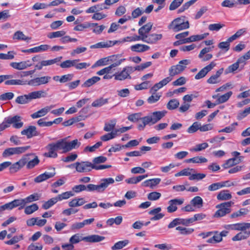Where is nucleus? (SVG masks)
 <instances>
[{
	"label": "nucleus",
	"mask_w": 250,
	"mask_h": 250,
	"mask_svg": "<svg viewBox=\"0 0 250 250\" xmlns=\"http://www.w3.org/2000/svg\"><path fill=\"white\" fill-rule=\"evenodd\" d=\"M179 105V102L176 99L170 100L167 105V107L169 110H173L177 108Z\"/></svg>",
	"instance_id": "nucleus-46"
},
{
	"label": "nucleus",
	"mask_w": 250,
	"mask_h": 250,
	"mask_svg": "<svg viewBox=\"0 0 250 250\" xmlns=\"http://www.w3.org/2000/svg\"><path fill=\"white\" fill-rule=\"evenodd\" d=\"M190 63L189 60H183L180 61L177 65H172L169 69V75L171 77H173L176 75L180 74L183 72Z\"/></svg>",
	"instance_id": "nucleus-9"
},
{
	"label": "nucleus",
	"mask_w": 250,
	"mask_h": 250,
	"mask_svg": "<svg viewBox=\"0 0 250 250\" xmlns=\"http://www.w3.org/2000/svg\"><path fill=\"white\" fill-rule=\"evenodd\" d=\"M250 231H247L246 230L241 231L233 237L232 238V240L233 241H236L246 239L250 236Z\"/></svg>",
	"instance_id": "nucleus-29"
},
{
	"label": "nucleus",
	"mask_w": 250,
	"mask_h": 250,
	"mask_svg": "<svg viewBox=\"0 0 250 250\" xmlns=\"http://www.w3.org/2000/svg\"><path fill=\"white\" fill-rule=\"evenodd\" d=\"M72 166H75L76 171L80 173L88 172L90 171L92 169H100L104 167H97L95 166V165H92V163L88 161L76 162L68 166V167H71Z\"/></svg>",
	"instance_id": "nucleus-5"
},
{
	"label": "nucleus",
	"mask_w": 250,
	"mask_h": 250,
	"mask_svg": "<svg viewBox=\"0 0 250 250\" xmlns=\"http://www.w3.org/2000/svg\"><path fill=\"white\" fill-rule=\"evenodd\" d=\"M104 239V236L98 235H91L88 236L83 237L82 234L76 233L72 236L69 239V244L73 245L75 244L79 243L81 241H84L89 243L99 242Z\"/></svg>",
	"instance_id": "nucleus-2"
},
{
	"label": "nucleus",
	"mask_w": 250,
	"mask_h": 250,
	"mask_svg": "<svg viewBox=\"0 0 250 250\" xmlns=\"http://www.w3.org/2000/svg\"><path fill=\"white\" fill-rule=\"evenodd\" d=\"M102 145V143L101 142H98L96 144H95L94 146H86L83 150L84 152H94L100 146H101Z\"/></svg>",
	"instance_id": "nucleus-56"
},
{
	"label": "nucleus",
	"mask_w": 250,
	"mask_h": 250,
	"mask_svg": "<svg viewBox=\"0 0 250 250\" xmlns=\"http://www.w3.org/2000/svg\"><path fill=\"white\" fill-rule=\"evenodd\" d=\"M116 124V120L115 119L110 120L109 122L105 123L104 130L106 132L112 131L115 129Z\"/></svg>",
	"instance_id": "nucleus-39"
},
{
	"label": "nucleus",
	"mask_w": 250,
	"mask_h": 250,
	"mask_svg": "<svg viewBox=\"0 0 250 250\" xmlns=\"http://www.w3.org/2000/svg\"><path fill=\"white\" fill-rule=\"evenodd\" d=\"M107 160L106 157L103 156H100L97 157H95L93 159L92 161V165H95L97 167H104L100 169H95L96 170H101L106 168H109L111 167V165H98V164L104 163Z\"/></svg>",
	"instance_id": "nucleus-19"
},
{
	"label": "nucleus",
	"mask_w": 250,
	"mask_h": 250,
	"mask_svg": "<svg viewBox=\"0 0 250 250\" xmlns=\"http://www.w3.org/2000/svg\"><path fill=\"white\" fill-rule=\"evenodd\" d=\"M40 163V160L37 156H35L34 158L29 161V162H27L26 164V168L27 169H32L34 168L36 166L38 165Z\"/></svg>",
	"instance_id": "nucleus-47"
},
{
	"label": "nucleus",
	"mask_w": 250,
	"mask_h": 250,
	"mask_svg": "<svg viewBox=\"0 0 250 250\" xmlns=\"http://www.w3.org/2000/svg\"><path fill=\"white\" fill-rule=\"evenodd\" d=\"M207 161L208 160L206 158L201 156L194 157L185 161L187 163H192L195 164L204 163L207 162Z\"/></svg>",
	"instance_id": "nucleus-35"
},
{
	"label": "nucleus",
	"mask_w": 250,
	"mask_h": 250,
	"mask_svg": "<svg viewBox=\"0 0 250 250\" xmlns=\"http://www.w3.org/2000/svg\"><path fill=\"white\" fill-rule=\"evenodd\" d=\"M12 202L14 208L20 206L19 209L23 208L26 204L24 199H15Z\"/></svg>",
	"instance_id": "nucleus-57"
},
{
	"label": "nucleus",
	"mask_w": 250,
	"mask_h": 250,
	"mask_svg": "<svg viewBox=\"0 0 250 250\" xmlns=\"http://www.w3.org/2000/svg\"><path fill=\"white\" fill-rule=\"evenodd\" d=\"M74 194L72 191H66L58 195L56 198L58 201H62V200L67 199L70 197L74 196Z\"/></svg>",
	"instance_id": "nucleus-49"
},
{
	"label": "nucleus",
	"mask_w": 250,
	"mask_h": 250,
	"mask_svg": "<svg viewBox=\"0 0 250 250\" xmlns=\"http://www.w3.org/2000/svg\"><path fill=\"white\" fill-rule=\"evenodd\" d=\"M13 39L19 41L21 40L28 41L29 40H30L31 38L30 37L26 36L22 31H18L14 34L13 36Z\"/></svg>",
	"instance_id": "nucleus-37"
},
{
	"label": "nucleus",
	"mask_w": 250,
	"mask_h": 250,
	"mask_svg": "<svg viewBox=\"0 0 250 250\" xmlns=\"http://www.w3.org/2000/svg\"><path fill=\"white\" fill-rule=\"evenodd\" d=\"M134 71H135L134 67L127 66L123 68L121 71L116 72L113 76L116 81H123L126 79L130 80L131 79L130 74Z\"/></svg>",
	"instance_id": "nucleus-8"
},
{
	"label": "nucleus",
	"mask_w": 250,
	"mask_h": 250,
	"mask_svg": "<svg viewBox=\"0 0 250 250\" xmlns=\"http://www.w3.org/2000/svg\"><path fill=\"white\" fill-rule=\"evenodd\" d=\"M116 137V134L114 130L111 131L110 133H107L103 135L101 137V140L103 141H107L111 140Z\"/></svg>",
	"instance_id": "nucleus-61"
},
{
	"label": "nucleus",
	"mask_w": 250,
	"mask_h": 250,
	"mask_svg": "<svg viewBox=\"0 0 250 250\" xmlns=\"http://www.w3.org/2000/svg\"><path fill=\"white\" fill-rule=\"evenodd\" d=\"M47 93L44 90L36 91L28 94L18 96L15 101L19 104H26L33 99L46 97Z\"/></svg>",
	"instance_id": "nucleus-3"
},
{
	"label": "nucleus",
	"mask_w": 250,
	"mask_h": 250,
	"mask_svg": "<svg viewBox=\"0 0 250 250\" xmlns=\"http://www.w3.org/2000/svg\"><path fill=\"white\" fill-rule=\"evenodd\" d=\"M232 198V195L228 190H223L218 193L217 199L219 201L229 200Z\"/></svg>",
	"instance_id": "nucleus-28"
},
{
	"label": "nucleus",
	"mask_w": 250,
	"mask_h": 250,
	"mask_svg": "<svg viewBox=\"0 0 250 250\" xmlns=\"http://www.w3.org/2000/svg\"><path fill=\"white\" fill-rule=\"evenodd\" d=\"M52 65L51 60H43L41 61L39 63L35 65L36 69L39 70L42 69L43 66Z\"/></svg>",
	"instance_id": "nucleus-54"
},
{
	"label": "nucleus",
	"mask_w": 250,
	"mask_h": 250,
	"mask_svg": "<svg viewBox=\"0 0 250 250\" xmlns=\"http://www.w3.org/2000/svg\"><path fill=\"white\" fill-rule=\"evenodd\" d=\"M75 61H75V60H66V61H64L62 62L60 64V66L62 68H70V67H71L72 66H74V65H75Z\"/></svg>",
	"instance_id": "nucleus-60"
},
{
	"label": "nucleus",
	"mask_w": 250,
	"mask_h": 250,
	"mask_svg": "<svg viewBox=\"0 0 250 250\" xmlns=\"http://www.w3.org/2000/svg\"><path fill=\"white\" fill-rule=\"evenodd\" d=\"M189 27V22L188 21H185L184 17L174 19L168 26L169 29H172L174 32L186 29Z\"/></svg>",
	"instance_id": "nucleus-6"
},
{
	"label": "nucleus",
	"mask_w": 250,
	"mask_h": 250,
	"mask_svg": "<svg viewBox=\"0 0 250 250\" xmlns=\"http://www.w3.org/2000/svg\"><path fill=\"white\" fill-rule=\"evenodd\" d=\"M101 78L98 76H94L91 78L87 80L82 85L83 87H89L97 82H99Z\"/></svg>",
	"instance_id": "nucleus-36"
},
{
	"label": "nucleus",
	"mask_w": 250,
	"mask_h": 250,
	"mask_svg": "<svg viewBox=\"0 0 250 250\" xmlns=\"http://www.w3.org/2000/svg\"><path fill=\"white\" fill-rule=\"evenodd\" d=\"M27 163V158L22 157L18 162L11 164L10 166L9 171L11 173H14L17 172L21 168Z\"/></svg>",
	"instance_id": "nucleus-17"
},
{
	"label": "nucleus",
	"mask_w": 250,
	"mask_h": 250,
	"mask_svg": "<svg viewBox=\"0 0 250 250\" xmlns=\"http://www.w3.org/2000/svg\"><path fill=\"white\" fill-rule=\"evenodd\" d=\"M232 94V91H229L224 95H219L218 99L216 100L217 104H220L226 102Z\"/></svg>",
	"instance_id": "nucleus-41"
},
{
	"label": "nucleus",
	"mask_w": 250,
	"mask_h": 250,
	"mask_svg": "<svg viewBox=\"0 0 250 250\" xmlns=\"http://www.w3.org/2000/svg\"><path fill=\"white\" fill-rule=\"evenodd\" d=\"M40 195L39 194L36 193H34L33 194H31L28 196L27 197L24 198V201L25 202V204L29 203L30 202H32L33 201H37L40 198Z\"/></svg>",
	"instance_id": "nucleus-62"
},
{
	"label": "nucleus",
	"mask_w": 250,
	"mask_h": 250,
	"mask_svg": "<svg viewBox=\"0 0 250 250\" xmlns=\"http://www.w3.org/2000/svg\"><path fill=\"white\" fill-rule=\"evenodd\" d=\"M54 107V105H51L50 106H46L44 108H42L39 111L32 114L31 115V117L33 119H36L40 117H43L46 115L47 113L53 107Z\"/></svg>",
	"instance_id": "nucleus-22"
},
{
	"label": "nucleus",
	"mask_w": 250,
	"mask_h": 250,
	"mask_svg": "<svg viewBox=\"0 0 250 250\" xmlns=\"http://www.w3.org/2000/svg\"><path fill=\"white\" fill-rule=\"evenodd\" d=\"M152 24L151 22H148L139 29V34L140 35H142L144 38H145L148 35V34L152 29Z\"/></svg>",
	"instance_id": "nucleus-27"
},
{
	"label": "nucleus",
	"mask_w": 250,
	"mask_h": 250,
	"mask_svg": "<svg viewBox=\"0 0 250 250\" xmlns=\"http://www.w3.org/2000/svg\"><path fill=\"white\" fill-rule=\"evenodd\" d=\"M190 204L194 207L201 208L203 206V201L200 196H196L190 201Z\"/></svg>",
	"instance_id": "nucleus-42"
},
{
	"label": "nucleus",
	"mask_w": 250,
	"mask_h": 250,
	"mask_svg": "<svg viewBox=\"0 0 250 250\" xmlns=\"http://www.w3.org/2000/svg\"><path fill=\"white\" fill-rule=\"evenodd\" d=\"M148 176L147 174L139 175L137 177H132L125 180V182L129 184H136Z\"/></svg>",
	"instance_id": "nucleus-34"
},
{
	"label": "nucleus",
	"mask_w": 250,
	"mask_h": 250,
	"mask_svg": "<svg viewBox=\"0 0 250 250\" xmlns=\"http://www.w3.org/2000/svg\"><path fill=\"white\" fill-rule=\"evenodd\" d=\"M50 46H49L48 45L42 44L39 46H36L32 48V51L33 53H38L46 51L48 50Z\"/></svg>",
	"instance_id": "nucleus-58"
},
{
	"label": "nucleus",
	"mask_w": 250,
	"mask_h": 250,
	"mask_svg": "<svg viewBox=\"0 0 250 250\" xmlns=\"http://www.w3.org/2000/svg\"><path fill=\"white\" fill-rule=\"evenodd\" d=\"M249 211V210L247 208H242L240 209L237 211L232 213L230 215L231 218H236L241 216H243L247 214Z\"/></svg>",
	"instance_id": "nucleus-44"
},
{
	"label": "nucleus",
	"mask_w": 250,
	"mask_h": 250,
	"mask_svg": "<svg viewBox=\"0 0 250 250\" xmlns=\"http://www.w3.org/2000/svg\"><path fill=\"white\" fill-rule=\"evenodd\" d=\"M163 35L161 34H148L144 38V42L149 44H155L162 38Z\"/></svg>",
	"instance_id": "nucleus-21"
},
{
	"label": "nucleus",
	"mask_w": 250,
	"mask_h": 250,
	"mask_svg": "<svg viewBox=\"0 0 250 250\" xmlns=\"http://www.w3.org/2000/svg\"><path fill=\"white\" fill-rule=\"evenodd\" d=\"M30 147V146H25L17 147H10L4 150L2 153L3 157H7L14 154H20L25 152Z\"/></svg>",
	"instance_id": "nucleus-10"
},
{
	"label": "nucleus",
	"mask_w": 250,
	"mask_h": 250,
	"mask_svg": "<svg viewBox=\"0 0 250 250\" xmlns=\"http://www.w3.org/2000/svg\"><path fill=\"white\" fill-rule=\"evenodd\" d=\"M243 158V157H240L238 158H232L228 160L223 165V167L225 168H229L233 166L239 164Z\"/></svg>",
	"instance_id": "nucleus-26"
},
{
	"label": "nucleus",
	"mask_w": 250,
	"mask_h": 250,
	"mask_svg": "<svg viewBox=\"0 0 250 250\" xmlns=\"http://www.w3.org/2000/svg\"><path fill=\"white\" fill-rule=\"evenodd\" d=\"M6 120L9 126L12 124L13 127L15 128H20L23 125V123L21 121V117L18 115H16L12 117H9L6 118Z\"/></svg>",
	"instance_id": "nucleus-13"
},
{
	"label": "nucleus",
	"mask_w": 250,
	"mask_h": 250,
	"mask_svg": "<svg viewBox=\"0 0 250 250\" xmlns=\"http://www.w3.org/2000/svg\"><path fill=\"white\" fill-rule=\"evenodd\" d=\"M45 148L48 151L44 153V156L53 158L57 157L58 154L57 151L58 149L55 143L49 144Z\"/></svg>",
	"instance_id": "nucleus-15"
},
{
	"label": "nucleus",
	"mask_w": 250,
	"mask_h": 250,
	"mask_svg": "<svg viewBox=\"0 0 250 250\" xmlns=\"http://www.w3.org/2000/svg\"><path fill=\"white\" fill-rule=\"evenodd\" d=\"M216 65L214 62H211L208 65L202 68L195 76L196 80H199L205 77Z\"/></svg>",
	"instance_id": "nucleus-16"
},
{
	"label": "nucleus",
	"mask_w": 250,
	"mask_h": 250,
	"mask_svg": "<svg viewBox=\"0 0 250 250\" xmlns=\"http://www.w3.org/2000/svg\"><path fill=\"white\" fill-rule=\"evenodd\" d=\"M75 61H75V65H74V66L75 67V68L76 69H78V70L85 69L90 65V64L89 63H87V62H85L78 63V62L79 61V59L75 60Z\"/></svg>",
	"instance_id": "nucleus-55"
},
{
	"label": "nucleus",
	"mask_w": 250,
	"mask_h": 250,
	"mask_svg": "<svg viewBox=\"0 0 250 250\" xmlns=\"http://www.w3.org/2000/svg\"><path fill=\"white\" fill-rule=\"evenodd\" d=\"M58 202V200L56 197L52 198L48 201L45 202L42 206V208L44 209H47L53 206Z\"/></svg>",
	"instance_id": "nucleus-52"
},
{
	"label": "nucleus",
	"mask_w": 250,
	"mask_h": 250,
	"mask_svg": "<svg viewBox=\"0 0 250 250\" xmlns=\"http://www.w3.org/2000/svg\"><path fill=\"white\" fill-rule=\"evenodd\" d=\"M39 209V207L36 204H33L27 206L24 209V212L26 214H31Z\"/></svg>",
	"instance_id": "nucleus-48"
},
{
	"label": "nucleus",
	"mask_w": 250,
	"mask_h": 250,
	"mask_svg": "<svg viewBox=\"0 0 250 250\" xmlns=\"http://www.w3.org/2000/svg\"><path fill=\"white\" fill-rule=\"evenodd\" d=\"M108 102V99H104L100 98L94 101L92 104V106L93 107H101L104 104H107Z\"/></svg>",
	"instance_id": "nucleus-43"
},
{
	"label": "nucleus",
	"mask_w": 250,
	"mask_h": 250,
	"mask_svg": "<svg viewBox=\"0 0 250 250\" xmlns=\"http://www.w3.org/2000/svg\"><path fill=\"white\" fill-rule=\"evenodd\" d=\"M117 41L114 42L111 41H108L106 42H102L97 43L95 44L92 45L90 46V48H108L113 46L116 43Z\"/></svg>",
	"instance_id": "nucleus-24"
},
{
	"label": "nucleus",
	"mask_w": 250,
	"mask_h": 250,
	"mask_svg": "<svg viewBox=\"0 0 250 250\" xmlns=\"http://www.w3.org/2000/svg\"><path fill=\"white\" fill-rule=\"evenodd\" d=\"M124 61H125V59H122L121 60L118 61L117 62L113 63L111 64L109 66L104 68L105 73L108 74L110 73L112 69L120 65Z\"/></svg>",
	"instance_id": "nucleus-51"
},
{
	"label": "nucleus",
	"mask_w": 250,
	"mask_h": 250,
	"mask_svg": "<svg viewBox=\"0 0 250 250\" xmlns=\"http://www.w3.org/2000/svg\"><path fill=\"white\" fill-rule=\"evenodd\" d=\"M239 69L240 70V65L236 62L232 64L229 66L225 70L226 74H228L230 73H233L236 70Z\"/></svg>",
	"instance_id": "nucleus-63"
},
{
	"label": "nucleus",
	"mask_w": 250,
	"mask_h": 250,
	"mask_svg": "<svg viewBox=\"0 0 250 250\" xmlns=\"http://www.w3.org/2000/svg\"><path fill=\"white\" fill-rule=\"evenodd\" d=\"M184 199L183 198L174 199L168 201L169 206L167 208V211L168 213H172L177 209V205H181L183 204Z\"/></svg>",
	"instance_id": "nucleus-14"
},
{
	"label": "nucleus",
	"mask_w": 250,
	"mask_h": 250,
	"mask_svg": "<svg viewBox=\"0 0 250 250\" xmlns=\"http://www.w3.org/2000/svg\"><path fill=\"white\" fill-rule=\"evenodd\" d=\"M89 24H93L94 25L89 26L92 28V32L97 35L100 34L105 29V26L104 25H98L97 23H89Z\"/></svg>",
	"instance_id": "nucleus-40"
},
{
	"label": "nucleus",
	"mask_w": 250,
	"mask_h": 250,
	"mask_svg": "<svg viewBox=\"0 0 250 250\" xmlns=\"http://www.w3.org/2000/svg\"><path fill=\"white\" fill-rule=\"evenodd\" d=\"M150 47L148 45L142 44H136L131 46V49L133 51L137 52H143L148 50Z\"/></svg>",
	"instance_id": "nucleus-32"
},
{
	"label": "nucleus",
	"mask_w": 250,
	"mask_h": 250,
	"mask_svg": "<svg viewBox=\"0 0 250 250\" xmlns=\"http://www.w3.org/2000/svg\"><path fill=\"white\" fill-rule=\"evenodd\" d=\"M21 134L23 135H26L27 138H31L33 136L39 135L36 126L33 125L29 126L27 128L22 130Z\"/></svg>",
	"instance_id": "nucleus-23"
},
{
	"label": "nucleus",
	"mask_w": 250,
	"mask_h": 250,
	"mask_svg": "<svg viewBox=\"0 0 250 250\" xmlns=\"http://www.w3.org/2000/svg\"><path fill=\"white\" fill-rule=\"evenodd\" d=\"M161 196V194L159 192L154 191L149 193L147 195V198L151 201H155L158 200Z\"/></svg>",
	"instance_id": "nucleus-64"
},
{
	"label": "nucleus",
	"mask_w": 250,
	"mask_h": 250,
	"mask_svg": "<svg viewBox=\"0 0 250 250\" xmlns=\"http://www.w3.org/2000/svg\"><path fill=\"white\" fill-rule=\"evenodd\" d=\"M208 146L207 143H203L200 144L196 145L195 147L190 149V151L194 152H198L202 151Z\"/></svg>",
	"instance_id": "nucleus-53"
},
{
	"label": "nucleus",
	"mask_w": 250,
	"mask_h": 250,
	"mask_svg": "<svg viewBox=\"0 0 250 250\" xmlns=\"http://www.w3.org/2000/svg\"><path fill=\"white\" fill-rule=\"evenodd\" d=\"M6 85H24L27 84V81L21 80H10L5 82Z\"/></svg>",
	"instance_id": "nucleus-50"
},
{
	"label": "nucleus",
	"mask_w": 250,
	"mask_h": 250,
	"mask_svg": "<svg viewBox=\"0 0 250 250\" xmlns=\"http://www.w3.org/2000/svg\"><path fill=\"white\" fill-rule=\"evenodd\" d=\"M86 201L83 198H76L72 199L68 203V205L71 208H75L83 205Z\"/></svg>",
	"instance_id": "nucleus-33"
},
{
	"label": "nucleus",
	"mask_w": 250,
	"mask_h": 250,
	"mask_svg": "<svg viewBox=\"0 0 250 250\" xmlns=\"http://www.w3.org/2000/svg\"><path fill=\"white\" fill-rule=\"evenodd\" d=\"M129 241L126 239L119 241L115 243V244L111 247V249L112 250H120L127 245Z\"/></svg>",
	"instance_id": "nucleus-38"
},
{
	"label": "nucleus",
	"mask_w": 250,
	"mask_h": 250,
	"mask_svg": "<svg viewBox=\"0 0 250 250\" xmlns=\"http://www.w3.org/2000/svg\"><path fill=\"white\" fill-rule=\"evenodd\" d=\"M51 80L50 76H42L33 79L27 82V84L32 86H37L47 83Z\"/></svg>",
	"instance_id": "nucleus-12"
},
{
	"label": "nucleus",
	"mask_w": 250,
	"mask_h": 250,
	"mask_svg": "<svg viewBox=\"0 0 250 250\" xmlns=\"http://www.w3.org/2000/svg\"><path fill=\"white\" fill-rule=\"evenodd\" d=\"M142 113H133L129 115L127 117V119L129 121L132 122H136L139 121V120H141L142 118L141 117Z\"/></svg>",
	"instance_id": "nucleus-59"
},
{
	"label": "nucleus",
	"mask_w": 250,
	"mask_h": 250,
	"mask_svg": "<svg viewBox=\"0 0 250 250\" xmlns=\"http://www.w3.org/2000/svg\"><path fill=\"white\" fill-rule=\"evenodd\" d=\"M166 113L167 111L165 110L155 111L153 112L151 114L146 117L149 125H154L163 118L166 115Z\"/></svg>",
	"instance_id": "nucleus-11"
},
{
	"label": "nucleus",
	"mask_w": 250,
	"mask_h": 250,
	"mask_svg": "<svg viewBox=\"0 0 250 250\" xmlns=\"http://www.w3.org/2000/svg\"><path fill=\"white\" fill-rule=\"evenodd\" d=\"M108 8L104 5V4H99L89 7L86 10L87 13H93L96 12L103 10L104 9H107Z\"/></svg>",
	"instance_id": "nucleus-31"
},
{
	"label": "nucleus",
	"mask_w": 250,
	"mask_h": 250,
	"mask_svg": "<svg viewBox=\"0 0 250 250\" xmlns=\"http://www.w3.org/2000/svg\"><path fill=\"white\" fill-rule=\"evenodd\" d=\"M115 181L112 178H104L101 180V184L98 185L90 184L87 185V191L103 192L109 185L113 184Z\"/></svg>",
	"instance_id": "nucleus-4"
},
{
	"label": "nucleus",
	"mask_w": 250,
	"mask_h": 250,
	"mask_svg": "<svg viewBox=\"0 0 250 250\" xmlns=\"http://www.w3.org/2000/svg\"><path fill=\"white\" fill-rule=\"evenodd\" d=\"M227 229L232 230L244 231L250 228V223H240L234 224L227 225L226 227Z\"/></svg>",
	"instance_id": "nucleus-18"
},
{
	"label": "nucleus",
	"mask_w": 250,
	"mask_h": 250,
	"mask_svg": "<svg viewBox=\"0 0 250 250\" xmlns=\"http://www.w3.org/2000/svg\"><path fill=\"white\" fill-rule=\"evenodd\" d=\"M229 181H226L212 184L208 187V190L209 191H215L225 187H230L234 185L233 183H231L230 185H227V183Z\"/></svg>",
	"instance_id": "nucleus-25"
},
{
	"label": "nucleus",
	"mask_w": 250,
	"mask_h": 250,
	"mask_svg": "<svg viewBox=\"0 0 250 250\" xmlns=\"http://www.w3.org/2000/svg\"><path fill=\"white\" fill-rule=\"evenodd\" d=\"M123 220V218L121 216L116 217L115 218H110L106 221V224L109 226H111L113 224L117 225L121 224Z\"/></svg>",
	"instance_id": "nucleus-45"
},
{
	"label": "nucleus",
	"mask_w": 250,
	"mask_h": 250,
	"mask_svg": "<svg viewBox=\"0 0 250 250\" xmlns=\"http://www.w3.org/2000/svg\"><path fill=\"white\" fill-rule=\"evenodd\" d=\"M53 171L52 172L46 171L44 173L39 175L34 179V182L37 183H39L54 177L56 174L55 168H53Z\"/></svg>",
	"instance_id": "nucleus-20"
},
{
	"label": "nucleus",
	"mask_w": 250,
	"mask_h": 250,
	"mask_svg": "<svg viewBox=\"0 0 250 250\" xmlns=\"http://www.w3.org/2000/svg\"><path fill=\"white\" fill-rule=\"evenodd\" d=\"M223 70L224 69L221 68L217 71L215 74L212 75L207 80V83L210 84H214L217 83L218 82V79L220 77L221 75L223 73Z\"/></svg>",
	"instance_id": "nucleus-30"
},
{
	"label": "nucleus",
	"mask_w": 250,
	"mask_h": 250,
	"mask_svg": "<svg viewBox=\"0 0 250 250\" xmlns=\"http://www.w3.org/2000/svg\"><path fill=\"white\" fill-rule=\"evenodd\" d=\"M55 144L58 150H62L63 153L69 152L73 149H77L81 145V142L77 139L68 142L66 138L58 140Z\"/></svg>",
	"instance_id": "nucleus-1"
},
{
	"label": "nucleus",
	"mask_w": 250,
	"mask_h": 250,
	"mask_svg": "<svg viewBox=\"0 0 250 250\" xmlns=\"http://www.w3.org/2000/svg\"><path fill=\"white\" fill-rule=\"evenodd\" d=\"M233 204V202L230 201L217 205L216 208H218V210L215 213L214 217H221L229 213L231 211L230 207Z\"/></svg>",
	"instance_id": "nucleus-7"
}]
</instances>
